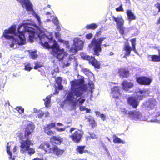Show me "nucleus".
<instances>
[{
	"mask_svg": "<svg viewBox=\"0 0 160 160\" xmlns=\"http://www.w3.org/2000/svg\"><path fill=\"white\" fill-rule=\"evenodd\" d=\"M16 0L21 4L23 8L31 12L37 19L38 26L35 25L34 27L38 30L37 35L41 41V45L45 48L52 49L51 54L59 60H72V58L68 56V53L64 51V49L60 48L57 42L53 39L52 33L42 29V23L40 16L33 9V6L30 1L29 0Z\"/></svg>",
	"mask_w": 160,
	"mask_h": 160,
	"instance_id": "1",
	"label": "nucleus"
},
{
	"mask_svg": "<svg viewBox=\"0 0 160 160\" xmlns=\"http://www.w3.org/2000/svg\"><path fill=\"white\" fill-rule=\"evenodd\" d=\"M83 79L75 80L71 82V91L68 94L65 99V102L69 104L72 108H75L78 102L79 105L83 103L85 99L83 97L86 92L83 84Z\"/></svg>",
	"mask_w": 160,
	"mask_h": 160,
	"instance_id": "2",
	"label": "nucleus"
},
{
	"mask_svg": "<svg viewBox=\"0 0 160 160\" xmlns=\"http://www.w3.org/2000/svg\"><path fill=\"white\" fill-rule=\"evenodd\" d=\"M16 25H12L8 29L4 31L2 36L10 40V47L14 49L17 48L20 45L25 44L26 42L25 36L21 35L18 31L17 33H16Z\"/></svg>",
	"mask_w": 160,
	"mask_h": 160,
	"instance_id": "3",
	"label": "nucleus"
},
{
	"mask_svg": "<svg viewBox=\"0 0 160 160\" xmlns=\"http://www.w3.org/2000/svg\"><path fill=\"white\" fill-rule=\"evenodd\" d=\"M30 21L29 20L23 21L22 23L19 26L18 31L20 32L21 35L24 36L27 33L29 35V40L31 42H33V39L35 38V30L30 27Z\"/></svg>",
	"mask_w": 160,
	"mask_h": 160,
	"instance_id": "4",
	"label": "nucleus"
},
{
	"mask_svg": "<svg viewBox=\"0 0 160 160\" xmlns=\"http://www.w3.org/2000/svg\"><path fill=\"white\" fill-rule=\"evenodd\" d=\"M135 91L136 97H130L127 100L128 104L134 108H136L139 104V101L137 99L142 100L145 97L148 96L150 93L148 90L145 89L140 90L138 88Z\"/></svg>",
	"mask_w": 160,
	"mask_h": 160,
	"instance_id": "5",
	"label": "nucleus"
},
{
	"mask_svg": "<svg viewBox=\"0 0 160 160\" xmlns=\"http://www.w3.org/2000/svg\"><path fill=\"white\" fill-rule=\"evenodd\" d=\"M39 148L43 149L46 153H53L57 156L62 155L63 152L62 150H60L57 146H54L51 148L49 143L46 142L42 143Z\"/></svg>",
	"mask_w": 160,
	"mask_h": 160,
	"instance_id": "6",
	"label": "nucleus"
},
{
	"mask_svg": "<svg viewBox=\"0 0 160 160\" xmlns=\"http://www.w3.org/2000/svg\"><path fill=\"white\" fill-rule=\"evenodd\" d=\"M106 38H101L96 40L93 39L89 44L88 47L90 48H93V50L94 52V54L98 56L99 55V52L101 51V43Z\"/></svg>",
	"mask_w": 160,
	"mask_h": 160,
	"instance_id": "7",
	"label": "nucleus"
},
{
	"mask_svg": "<svg viewBox=\"0 0 160 160\" xmlns=\"http://www.w3.org/2000/svg\"><path fill=\"white\" fill-rule=\"evenodd\" d=\"M20 147L21 148L20 151L22 153L26 152L30 155H31L35 153L34 149L29 148L30 145H33L31 141L28 140H23L20 142Z\"/></svg>",
	"mask_w": 160,
	"mask_h": 160,
	"instance_id": "8",
	"label": "nucleus"
},
{
	"mask_svg": "<svg viewBox=\"0 0 160 160\" xmlns=\"http://www.w3.org/2000/svg\"><path fill=\"white\" fill-rule=\"evenodd\" d=\"M73 42V44L69 50L70 53L72 55L76 54L78 51L82 50L83 45V41L77 38L74 39Z\"/></svg>",
	"mask_w": 160,
	"mask_h": 160,
	"instance_id": "9",
	"label": "nucleus"
},
{
	"mask_svg": "<svg viewBox=\"0 0 160 160\" xmlns=\"http://www.w3.org/2000/svg\"><path fill=\"white\" fill-rule=\"evenodd\" d=\"M83 134L82 131L78 130L75 131L73 134L70 135L69 137L74 142H78L80 141Z\"/></svg>",
	"mask_w": 160,
	"mask_h": 160,
	"instance_id": "10",
	"label": "nucleus"
},
{
	"mask_svg": "<svg viewBox=\"0 0 160 160\" xmlns=\"http://www.w3.org/2000/svg\"><path fill=\"white\" fill-rule=\"evenodd\" d=\"M129 116L132 119L137 120L139 119L141 121H144L145 119L142 116L140 112L138 111H130L128 112Z\"/></svg>",
	"mask_w": 160,
	"mask_h": 160,
	"instance_id": "11",
	"label": "nucleus"
},
{
	"mask_svg": "<svg viewBox=\"0 0 160 160\" xmlns=\"http://www.w3.org/2000/svg\"><path fill=\"white\" fill-rule=\"evenodd\" d=\"M112 21L115 22L116 27L124 25V20L122 15H120L117 17L113 15L112 16Z\"/></svg>",
	"mask_w": 160,
	"mask_h": 160,
	"instance_id": "12",
	"label": "nucleus"
},
{
	"mask_svg": "<svg viewBox=\"0 0 160 160\" xmlns=\"http://www.w3.org/2000/svg\"><path fill=\"white\" fill-rule=\"evenodd\" d=\"M111 91V95L113 98H118L120 96L121 93L120 88L118 86H115L112 88Z\"/></svg>",
	"mask_w": 160,
	"mask_h": 160,
	"instance_id": "13",
	"label": "nucleus"
},
{
	"mask_svg": "<svg viewBox=\"0 0 160 160\" xmlns=\"http://www.w3.org/2000/svg\"><path fill=\"white\" fill-rule=\"evenodd\" d=\"M137 82L140 84L148 85L150 84L152 80L146 77H139L137 78Z\"/></svg>",
	"mask_w": 160,
	"mask_h": 160,
	"instance_id": "14",
	"label": "nucleus"
},
{
	"mask_svg": "<svg viewBox=\"0 0 160 160\" xmlns=\"http://www.w3.org/2000/svg\"><path fill=\"white\" fill-rule=\"evenodd\" d=\"M56 126L55 123H52L44 126V131L45 133L48 135H52L54 132L51 130V128H55Z\"/></svg>",
	"mask_w": 160,
	"mask_h": 160,
	"instance_id": "15",
	"label": "nucleus"
},
{
	"mask_svg": "<svg viewBox=\"0 0 160 160\" xmlns=\"http://www.w3.org/2000/svg\"><path fill=\"white\" fill-rule=\"evenodd\" d=\"M46 14L48 18L45 21V22H50L51 19H52V22L55 25H57L59 23L58 19L56 16H53L51 13L48 12H47Z\"/></svg>",
	"mask_w": 160,
	"mask_h": 160,
	"instance_id": "16",
	"label": "nucleus"
},
{
	"mask_svg": "<svg viewBox=\"0 0 160 160\" xmlns=\"http://www.w3.org/2000/svg\"><path fill=\"white\" fill-rule=\"evenodd\" d=\"M34 128L35 126L33 124H29L27 126L24 136L26 138V140H28L27 136L31 134L33 132Z\"/></svg>",
	"mask_w": 160,
	"mask_h": 160,
	"instance_id": "17",
	"label": "nucleus"
},
{
	"mask_svg": "<svg viewBox=\"0 0 160 160\" xmlns=\"http://www.w3.org/2000/svg\"><path fill=\"white\" fill-rule=\"evenodd\" d=\"M156 104V102L154 99L151 98L144 104V105L148 109H152L154 108Z\"/></svg>",
	"mask_w": 160,
	"mask_h": 160,
	"instance_id": "18",
	"label": "nucleus"
},
{
	"mask_svg": "<svg viewBox=\"0 0 160 160\" xmlns=\"http://www.w3.org/2000/svg\"><path fill=\"white\" fill-rule=\"evenodd\" d=\"M122 88L125 91H128L133 86V83L127 81H123L122 84Z\"/></svg>",
	"mask_w": 160,
	"mask_h": 160,
	"instance_id": "19",
	"label": "nucleus"
},
{
	"mask_svg": "<svg viewBox=\"0 0 160 160\" xmlns=\"http://www.w3.org/2000/svg\"><path fill=\"white\" fill-rule=\"evenodd\" d=\"M131 50V48L129 46L128 43H126L123 50V51L125 52V54L122 57L126 58L127 56L130 55Z\"/></svg>",
	"mask_w": 160,
	"mask_h": 160,
	"instance_id": "20",
	"label": "nucleus"
},
{
	"mask_svg": "<svg viewBox=\"0 0 160 160\" xmlns=\"http://www.w3.org/2000/svg\"><path fill=\"white\" fill-rule=\"evenodd\" d=\"M118 73L121 78L127 77L129 73L128 71L124 68H121L118 70Z\"/></svg>",
	"mask_w": 160,
	"mask_h": 160,
	"instance_id": "21",
	"label": "nucleus"
},
{
	"mask_svg": "<svg viewBox=\"0 0 160 160\" xmlns=\"http://www.w3.org/2000/svg\"><path fill=\"white\" fill-rule=\"evenodd\" d=\"M159 56L156 55H149L148 57L149 59L153 62H159L160 61V51H159Z\"/></svg>",
	"mask_w": 160,
	"mask_h": 160,
	"instance_id": "22",
	"label": "nucleus"
},
{
	"mask_svg": "<svg viewBox=\"0 0 160 160\" xmlns=\"http://www.w3.org/2000/svg\"><path fill=\"white\" fill-rule=\"evenodd\" d=\"M89 61L96 68L98 69L100 68V63L97 60L95 59L94 57L92 56Z\"/></svg>",
	"mask_w": 160,
	"mask_h": 160,
	"instance_id": "23",
	"label": "nucleus"
},
{
	"mask_svg": "<svg viewBox=\"0 0 160 160\" xmlns=\"http://www.w3.org/2000/svg\"><path fill=\"white\" fill-rule=\"evenodd\" d=\"M127 14L128 16V19L130 22L132 20H134L136 18V17L132 11L130 10H127Z\"/></svg>",
	"mask_w": 160,
	"mask_h": 160,
	"instance_id": "24",
	"label": "nucleus"
},
{
	"mask_svg": "<svg viewBox=\"0 0 160 160\" xmlns=\"http://www.w3.org/2000/svg\"><path fill=\"white\" fill-rule=\"evenodd\" d=\"M11 142L8 143L7 144V151L8 154L10 156L9 158L11 160H15V158L13 157V158H12V153L10 152V147L11 146Z\"/></svg>",
	"mask_w": 160,
	"mask_h": 160,
	"instance_id": "25",
	"label": "nucleus"
},
{
	"mask_svg": "<svg viewBox=\"0 0 160 160\" xmlns=\"http://www.w3.org/2000/svg\"><path fill=\"white\" fill-rule=\"evenodd\" d=\"M113 142L115 143L124 144L125 143V141L121 140L120 138L116 136L115 135L113 136Z\"/></svg>",
	"mask_w": 160,
	"mask_h": 160,
	"instance_id": "26",
	"label": "nucleus"
},
{
	"mask_svg": "<svg viewBox=\"0 0 160 160\" xmlns=\"http://www.w3.org/2000/svg\"><path fill=\"white\" fill-rule=\"evenodd\" d=\"M54 141L55 143H59L63 141V138L59 136H53L52 138Z\"/></svg>",
	"mask_w": 160,
	"mask_h": 160,
	"instance_id": "27",
	"label": "nucleus"
},
{
	"mask_svg": "<svg viewBox=\"0 0 160 160\" xmlns=\"http://www.w3.org/2000/svg\"><path fill=\"white\" fill-rule=\"evenodd\" d=\"M50 96H48L44 100L45 102V104L46 107L48 108L50 106Z\"/></svg>",
	"mask_w": 160,
	"mask_h": 160,
	"instance_id": "28",
	"label": "nucleus"
},
{
	"mask_svg": "<svg viewBox=\"0 0 160 160\" xmlns=\"http://www.w3.org/2000/svg\"><path fill=\"white\" fill-rule=\"evenodd\" d=\"M98 27L97 25L95 23H92L86 26V28L87 29H94Z\"/></svg>",
	"mask_w": 160,
	"mask_h": 160,
	"instance_id": "29",
	"label": "nucleus"
},
{
	"mask_svg": "<svg viewBox=\"0 0 160 160\" xmlns=\"http://www.w3.org/2000/svg\"><path fill=\"white\" fill-rule=\"evenodd\" d=\"M80 55L82 58L83 59L85 60H87L88 61H89L92 56H90L88 55H87L84 52H81L80 53Z\"/></svg>",
	"mask_w": 160,
	"mask_h": 160,
	"instance_id": "30",
	"label": "nucleus"
},
{
	"mask_svg": "<svg viewBox=\"0 0 160 160\" xmlns=\"http://www.w3.org/2000/svg\"><path fill=\"white\" fill-rule=\"evenodd\" d=\"M82 71L85 74L88 76H93V74L88 69L83 68Z\"/></svg>",
	"mask_w": 160,
	"mask_h": 160,
	"instance_id": "31",
	"label": "nucleus"
},
{
	"mask_svg": "<svg viewBox=\"0 0 160 160\" xmlns=\"http://www.w3.org/2000/svg\"><path fill=\"white\" fill-rule=\"evenodd\" d=\"M84 146H78L76 149V150L80 154H82L85 152L84 150Z\"/></svg>",
	"mask_w": 160,
	"mask_h": 160,
	"instance_id": "32",
	"label": "nucleus"
},
{
	"mask_svg": "<svg viewBox=\"0 0 160 160\" xmlns=\"http://www.w3.org/2000/svg\"><path fill=\"white\" fill-rule=\"evenodd\" d=\"M131 42L132 43V50L133 51L135 52H136V50L135 48V45H136V39H131L130 40Z\"/></svg>",
	"mask_w": 160,
	"mask_h": 160,
	"instance_id": "33",
	"label": "nucleus"
},
{
	"mask_svg": "<svg viewBox=\"0 0 160 160\" xmlns=\"http://www.w3.org/2000/svg\"><path fill=\"white\" fill-rule=\"evenodd\" d=\"M58 41L65 45L67 48H69V42L68 41H64L61 39H59Z\"/></svg>",
	"mask_w": 160,
	"mask_h": 160,
	"instance_id": "34",
	"label": "nucleus"
},
{
	"mask_svg": "<svg viewBox=\"0 0 160 160\" xmlns=\"http://www.w3.org/2000/svg\"><path fill=\"white\" fill-rule=\"evenodd\" d=\"M30 57L31 58L33 59H35L37 57V55L36 53V51H32L31 52H29Z\"/></svg>",
	"mask_w": 160,
	"mask_h": 160,
	"instance_id": "35",
	"label": "nucleus"
},
{
	"mask_svg": "<svg viewBox=\"0 0 160 160\" xmlns=\"http://www.w3.org/2000/svg\"><path fill=\"white\" fill-rule=\"evenodd\" d=\"M117 28L119 29L120 32L121 34L122 35L124 34L125 28L124 27V25H122L119 27H117Z\"/></svg>",
	"mask_w": 160,
	"mask_h": 160,
	"instance_id": "36",
	"label": "nucleus"
},
{
	"mask_svg": "<svg viewBox=\"0 0 160 160\" xmlns=\"http://www.w3.org/2000/svg\"><path fill=\"white\" fill-rule=\"evenodd\" d=\"M80 110L81 111H86L87 112H90V109H88L87 108H86L85 107L80 106L79 107Z\"/></svg>",
	"mask_w": 160,
	"mask_h": 160,
	"instance_id": "37",
	"label": "nucleus"
},
{
	"mask_svg": "<svg viewBox=\"0 0 160 160\" xmlns=\"http://www.w3.org/2000/svg\"><path fill=\"white\" fill-rule=\"evenodd\" d=\"M16 110L18 111L19 113H23L24 111V109L21 107H17L16 108Z\"/></svg>",
	"mask_w": 160,
	"mask_h": 160,
	"instance_id": "38",
	"label": "nucleus"
},
{
	"mask_svg": "<svg viewBox=\"0 0 160 160\" xmlns=\"http://www.w3.org/2000/svg\"><path fill=\"white\" fill-rule=\"evenodd\" d=\"M115 10L117 12H123L124 9L122 7V4L119 7L116 8Z\"/></svg>",
	"mask_w": 160,
	"mask_h": 160,
	"instance_id": "39",
	"label": "nucleus"
},
{
	"mask_svg": "<svg viewBox=\"0 0 160 160\" xmlns=\"http://www.w3.org/2000/svg\"><path fill=\"white\" fill-rule=\"evenodd\" d=\"M88 85L89 87L90 88V89H91V92L92 93V90L94 88V85L93 83L92 82H89L88 83Z\"/></svg>",
	"mask_w": 160,
	"mask_h": 160,
	"instance_id": "40",
	"label": "nucleus"
},
{
	"mask_svg": "<svg viewBox=\"0 0 160 160\" xmlns=\"http://www.w3.org/2000/svg\"><path fill=\"white\" fill-rule=\"evenodd\" d=\"M155 6L158 9V11L159 12H160V3H157L155 5ZM158 24H160V17L158 19Z\"/></svg>",
	"mask_w": 160,
	"mask_h": 160,
	"instance_id": "41",
	"label": "nucleus"
},
{
	"mask_svg": "<svg viewBox=\"0 0 160 160\" xmlns=\"http://www.w3.org/2000/svg\"><path fill=\"white\" fill-rule=\"evenodd\" d=\"M55 129L56 130L59 132H63L65 130V128H59L57 127H56L55 128Z\"/></svg>",
	"mask_w": 160,
	"mask_h": 160,
	"instance_id": "42",
	"label": "nucleus"
},
{
	"mask_svg": "<svg viewBox=\"0 0 160 160\" xmlns=\"http://www.w3.org/2000/svg\"><path fill=\"white\" fill-rule=\"evenodd\" d=\"M90 137L92 139H96L97 138L96 135H95L94 133H92L90 132L89 133Z\"/></svg>",
	"mask_w": 160,
	"mask_h": 160,
	"instance_id": "43",
	"label": "nucleus"
},
{
	"mask_svg": "<svg viewBox=\"0 0 160 160\" xmlns=\"http://www.w3.org/2000/svg\"><path fill=\"white\" fill-rule=\"evenodd\" d=\"M44 115L43 112L41 111H39L38 112V116L39 118H41Z\"/></svg>",
	"mask_w": 160,
	"mask_h": 160,
	"instance_id": "44",
	"label": "nucleus"
},
{
	"mask_svg": "<svg viewBox=\"0 0 160 160\" xmlns=\"http://www.w3.org/2000/svg\"><path fill=\"white\" fill-rule=\"evenodd\" d=\"M62 80V78L59 77H58L56 79V81L57 84H60Z\"/></svg>",
	"mask_w": 160,
	"mask_h": 160,
	"instance_id": "45",
	"label": "nucleus"
},
{
	"mask_svg": "<svg viewBox=\"0 0 160 160\" xmlns=\"http://www.w3.org/2000/svg\"><path fill=\"white\" fill-rule=\"evenodd\" d=\"M32 68L30 66V64H28L25 66V69L28 71H30Z\"/></svg>",
	"mask_w": 160,
	"mask_h": 160,
	"instance_id": "46",
	"label": "nucleus"
},
{
	"mask_svg": "<svg viewBox=\"0 0 160 160\" xmlns=\"http://www.w3.org/2000/svg\"><path fill=\"white\" fill-rule=\"evenodd\" d=\"M100 117L101 118V119L102 120L104 121L105 120L106 117L104 114H100Z\"/></svg>",
	"mask_w": 160,
	"mask_h": 160,
	"instance_id": "47",
	"label": "nucleus"
},
{
	"mask_svg": "<svg viewBox=\"0 0 160 160\" xmlns=\"http://www.w3.org/2000/svg\"><path fill=\"white\" fill-rule=\"evenodd\" d=\"M55 35L56 37V38L58 40L59 39H60V37L61 36V34L59 32H56L55 33Z\"/></svg>",
	"mask_w": 160,
	"mask_h": 160,
	"instance_id": "48",
	"label": "nucleus"
},
{
	"mask_svg": "<svg viewBox=\"0 0 160 160\" xmlns=\"http://www.w3.org/2000/svg\"><path fill=\"white\" fill-rule=\"evenodd\" d=\"M92 33H89L86 35V38L88 39H90L92 38Z\"/></svg>",
	"mask_w": 160,
	"mask_h": 160,
	"instance_id": "49",
	"label": "nucleus"
},
{
	"mask_svg": "<svg viewBox=\"0 0 160 160\" xmlns=\"http://www.w3.org/2000/svg\"><path fill=\"white\" fill-rule=\"evenodd\" d=\"M94 121L93 119H92V118H91V120L90 121V123L91 125H92V128H93L94 126H93V124H94Z\"/></svg>",
	"mask_w": 160,
	"mask_h": 160,
	"instance_id": "50",
	"label": "nucleus"
},
{
	"mask_svg": "<svg viewBox=\"0 0 160 160\" xmlns=\"http://www.w3.org/2000/svg\"><path fill=\"white\" fill-rule=\"evenodd\" d=\"M57 26L56 29L57 31L60 30V27L59 24V23L57 24V25H55Z\"/></svg>",
	"mask_w": 160,
	"mask_h": 160,
	"instance_id": "51",
	"label": "nucleus"
},
{
	"mask_svg": "<svg viewBox=\"0 0 160 160\" xmlns=\"http://www.w3.org/2000/svg\"><path fill=\"white\" fill-rule=\"evenodd\" d=\"M58 88L60 90H62L63 88V86L60 84H58Z\"/></svg>",
	"mask_w": 160,
	"mask_h": 160,
	"instance_id": "52",
	"label": "nucleus"
},
{
	"mask_svg": "<svg viewBox=\"0 0 160 160\" xmlns=\"http://www.w3.org/2000/svg\"><path fill=\"white\" fill-rule=\"evenodd\" d=\"M121 111L122 112H123L124 114H125L126 113V110L124 108H121Z\"/></svg>",
	"mask_w": 160,
	"mask_h": 160,
	"instance_id": "53",
	"label": "nucleus"
},
{
	"mask_svg": "<svg viewBox=\"0 0 160 160\" xmlns=\"http://www.w3.org/2000/svg\"><path fill=\"white\" fill-rule=\"evenodd\" d=\"M95 113H96V115L97 116H100V114H101L100 112L98 111H95Z\"/></svg>",
	"mask_w": 160,
	"mask_h": 160,
	"instance_id": "54",
	"label": "nucleus"
},
{
	"mask_svg": "<svg viewBox=\"0 0 160 160\" xmlns=\"http://www.w3.org/2000/svg\"><path fill=\"white\" fill-rule=\"evenodd\" d=\"M160 117V116H159L158 117V118L155 119V120H151V121L152 122H159L160 121V120L159 119V118Z\"/></svg>",
	"mask_w": 160,
	"mask_h": 160,
	"instance_id": "55",
	"label": "nucleus"
},
{
	"mask_svg": "<svg viewBox=\"0 0 160 160\" xmlns=\"http://www.w3.org/2000/svg\"><path fill=\"white\" fill-rule=\"evenodd\" d=\"M49 115V113L48 112H46L45 113V117H48Z\"/></svg>",
	"mask_w": 160,
	"mask_h": 160,
	"instance_id": "56",
	"label": "nucleus"
},
{
	"mask_svg": "<svg viewBox=\"0 0 160 160\" xmlns=\"http://www.w3.org/2000/svg\"><path fill=\"white\" fill-rule=\"evenodd\" d=\"M21 116L24 118H25L27 117L26 115H24V114H21Z\"/></svg>",
	"mask_w": 160,
	"mask_h": 160,
	"instance_id": "57",
	"label": "nucleus"
},
{
	"mask_svg": "<svg viewBox=\"0 0 160 160\" xmlns=\"http://www.w3.org/2000/svg\"><path fill=\"white\" fill-rule=\"evenodd\" d=\"M75 129V128H71L70 130V132H72L73 131H74Z\"/></svg>",
	"mask_w": 160,
	"mask_h": 160,
	"instance_id": "58",
	"label": "nucleus"
},
{
	"mask_svg": "<svg viewBox=\"0 0 160 160\" xmlns=\"http://www.w3.org/2000/svg\"><path fill=\"white\" fill-rule=\"evenodd\" d=\"M17 149H16V146H15L13 149V153H14L16 151Z\"/></svg>",
	"mask_w": 160,
	"mask_h": 160,
	"instance_id": "59",
	"label": "nucleus"
},
{
	"mask_svg": "<svg viewBox=\"0 0 160 160\" xmlns=\"http://www.w3.org/2000/svg\"><path fill=\"white\" fill-rule=\"evenodd\" d=\"M56 124L58 125V126H62L63 125V124L60 123H56Z\"/></svg>",
	"mask_w": 160,
	"mask_h": 160,
	"instance_id": "60",
	"label": "nucleus"
},
{
	"mask_svg": "<svg viewBox=\"0 0 160 160\" xmlns=\"http://www.w3.org/2000/svg\"><path fill=\"white\" fill-rule=\"evenodd\" d=\"M86 119L88 121L90 122L91 120V118H86Z\"/></svg>",
	"mask_w": 160,
	"mask_h": 160,
	"instance_id": "61",
	"label": "nucleus"
},
{
	"mask_svg": "<svg viewBox=\"0 0 160 160\" xmlns=\"http://www.w3.org/2000/svg\"><path fill=\"white\" fill-rule=\"evenodd\" d=\"M100 32H98L96 33V35L97 36H99V35H100Z\"/></svg>",
	"mask_w": 160,
	"mask_h": 160,
	"instance_id": "62",
	"label": "nucleus"
},
{
	"mask_svg": "<svg viewBox=\"0 0 160 160\" xmlns=\"http://www.w3.org/2000/svg\"><path fill=\"white\" fill-rule=\"evenodd\" d=\"M114 54L112 52H110L109 55H112Z\"/></svg>",
	"mask_w": 160,
	"mask_h": 160,
	"instance_id": "63",
	"label": "nucleus"
},
{
	"mask_svg": "<svg viewBox=\"0 0 160 160\" xmlns=\"http://www.w3.org/2000/svg\"><path fill=\"white\" fill-rule=\"evenodd\" d=\"M106 138L110 142H111V140L110 139L108 138L107 137Z\"/></svg>",
	"mask_w": 160,
	"mask_h": 160,
	"instance_id": "64",
	"label": "nucleus"
}]
</instances>
